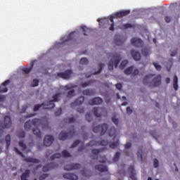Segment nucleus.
I'll return each mask as SVG.
<instances>
[{"mask_svg":"<svg viewBox=\"0 0 180 180\" xmlns=\"http://www.w3.org/2000/svg\"><path fill=\"white\" fill-rule=\"evenodd\" d=\"M29 176H30V170L27 169V170H25V172L24 173L22 174V175L20 176V179L21 180H29V179H27V178H29Z\"/></svg>","mask_w":180,"mask_h":180,"instance_id":"29","label":"nucleus"},{"mask_svg":"<svg viewBox=\"0 0 180 180\" xmlns=\"http://www.w3.org/2000/svg\"><path fill=\"white\" fill-rule=\"evenodd\" d=\"M40 123H41V120L40 119H34L33 120H28L25 123L24 127L27 130H30L32 129V126H34V127H39L40 126Z\"/></svg>","mask_w":180,"mask_h":180,"instance_id":"5","label":"nucleus"},{"mask_svg":"<svg viewBox=\"0 0 180 180\" xmlns=\"http://www.w3.org/2000/svg\"><path fill=\"white\" fill-rule=\"evenodd\" d=\"M77 112L79 113H84V112H85V109H84V108H78L77 109Z\"/></svg>","mask_w":180,"mask_h":180,"instance_id":"64","label":"nucleus"},{"mask_svg":"<svg viewBox=\"0 0 180 180\" xmlns=\"http://www.w3.org/2000/svg\"><path fill=\"white\" fill-rule=\"evenodd\" d=\"M151 51H150V48H143L142 49V56L144 57H148Z\"/></svg>","mask_w":180,"mask_h":180,"instance_id":"32","label":"nucleus"},{"mask_svg":"<svg viewBox=\"0 0 180 180\" xmlns=\"http://www.w3.org/2000/svg\"><path fill=\"white\" fill-rule=\"evenodd\" d=\"M19 146L22 148V150H26V148H27V146H26L23 141H20L18 143Z\"/></svg>","mask_w":180,"mask_h":180,"instance_id":"44","label":"nucleus"},{"mask_svg":"<svg viewBox=\"0 0 180 180\" xmlns=\"http://www.w3.org/2000/svg\"><path fill=\"white\" fill-rule=\"evenodd\" d=\"M117 147H119V140H117L115 142L110 143V148L115 149Z\"/></svg>","mask_w":180,"mask_h":180,"instance_id":"34","label":"nucleus"},{"mask_svg":"<svg viewBox=\"0 0 180 180\" xmlns=\"http://www.w3.org/2000/svg\"><path fill=\"white\" fill-rule=\"evenodd\" d=\"M159 165H160V163L158 162V160L154 159V160H153V167H154V168H158Z\"/></svg>","mask_w":180,"mask_h":180,"instance_id":"48","label":"nucleus"},{"mask_svg":"<svg viewBox=\"0 0 180 180\" xmlns=\"http://www.w3.org/2000/svg\"><path fill=\"white\" fill-rule=\"evenodd\" d=\"M108 144H109V142L108 141H105V140H102L101 142H98L96 141H91L90 142H89L86 144L87 147H94V146H108Z\"/></svg>","mask_w":180,"mask_h":180,"instance_id":"14","label":"nucleus"},{"mask_svg":"<svg viewBox=\"0 0 180 180\" xmlns=\"http://www.w3.org/2000/svg\"><path fill=\"white\" fill-rule=\"evenodd\" d=\"M61 96V93H58L53 96V100H51L48 102L47 104L42 103L41 105H37L34 108V112H38L40 109H46V110H51L54 109L56 104L54 102H58L60 101V98Z\"/></svg>","mask_w":180,"mask_h":180,"instance_id":"1","label":"nucleus"},{"mask_svg":"<svg viewBox=\"0 0 180 180\" xmlns=\"http://www.w3.org/2000/svg\"><path fill=\"white\" fill-rule=\"evenodd\" d=\"M131 55L135 61H140L141 60V54L139 52L132 50L131 51Z\"/></svg>","mask_w":180,"mask_h":180,"instance_id":"24","label":"nucleus"},{"mask_svg":"<svg viewBox=\"0 0 180 180\" xmlns=\"http://www.w3.org/2000/svg\"><path fill=\"white\" fill-rule=\"evenodd\" d=\"M122 86H123L120 83H117L115 84V88H117V89H118V91H121Z\"/></svg>","mask_w":180,"mask_h":180,"instance_id":"57","label":"nucleus"},{"mask_svg":"<svg viewBox=\"0 0 180 180\" xmlns=\"http://www.w3.org/2000/svg\"><path fill=\"white\" fill-rule=\"evenodd\" d=\"M33 68V65H32L30 68H24L22 69V71L25 72V74H30V71H32V69Z\"/></svg>","mask_w":180,"mask_h":180,"instance_id":"37","label":"nucleus"},{"mask_svg":"<svg viewBox=\"0 0 180 180\" xmlns=\"http://www.w3.org/2000/svg\"><path fill=\"white\" fill-rule=\"evenodd\" d=\"M82 165L79 163L70 164L64 167L65 171H74V169H81Z\"/></svg>","mask_w":180,"mask_h":180,"instance_id":"13","label":"nucleus"},{"mask_svg":"<svg viewBox=\"0 0 180 180\" xmlns=\"http://www.w3.org/2000/svg\"><path fill=\"white\" fill-rule=\"evenodd\" d=\"M61 113H63V110H62L61 108H58V109L55 112L56 116H60V115H61Z\"/></svg>","mask_w":180,"mask_h":180,"instance_id":"55","label":"nucleus"},{"mask_svg":"<svg viewBox=\"0 0 180 180\" xmlns=\"http://www.w3.org/2000/svg\"><path fill=\"white\" fill-rule=\"evenodd\" d=\"M48 176H49V174H41V175L39 177V180H45Z\"/></svg>","mask_w":180,"mask_h":180,"instance_id":"51","label":"nucleus"},{"mask_svg":"<svg viewBox=\"0 0 180 180\" xmlns=\"http://www.w3.org/2000/svg\"><path fill=\"white\" fill-rule=\"evenodd\" d=\"M91 84H92V82L89 81V82L82 84V88H86V86H89V85H91Z\"/></svg>","mask_w":180,"mask_h":180,"instance_id":"49","label":"nucleus"},{"mask_svg":"<svg viewBox=\"0 0 180 180\" xmlns=\"http://www.w3.org/2000/svg\"><path fill=\"white\" fill-rule=\"evenodd\" d=\"M82 94L86 96H94L96 94V91L94 89H86L82 91Z\"/></svg>","mask_w":180,"mask_h":180,"instance_id":"26","label":"nucleus"},{"mask_svg":"<svg viewBox=\"0 0 180 180\" xmlns=\"http://www.w3.org/2000/svg\"><path fill=\"white\" fill-rule=\"evenodd\" d=\"M100 158H101V160H99V162L101 164H105V162H106V156H100Z\"/></svg>","mask_w":180,"mask_h":180,"instance_id":"53","label":"nucleus"},{"mask_svg":"<svg viewBox=\"0 0 180 180\" xmlns=\"http://www.w3.org/2000/svg\"><path fill=\"white\" fill-rule=\"evenodd\" d=\"M10 82L11 80L8 79L2 83L1 86H0V94L8 92V87H6V85H8V84Z\"/></svg>","mask_w":180,"mask_h":180,"instance_id":"22","label":"nucleus"},{"mask_svg":"<svg viewBox=\"0 0 180 180\" xmlns=\"http://www.w3.org/2000/svg\"><path fill=\"white\" fill-rule=\"evenodd\" d=\"M82 30L84 32V36H88V34L86 33H89V32H91V30H89L88 27H86V26H82L81 27Z\"/></svg>","mask_w":180,"mask_h":180,"instance_id":"35","label":"nucleus"},{"mask_svg":"<svg viewBox=\"0 0 180 180\" xmlns=\"http://www.w3.org/2000/svg\"><path fill=\"white\" fill-rule=\"evenodd\" d=\"M74 39V32H71L66 37L63 38V41L64 43H67V41H70V40H72Z\"/></svg>","mask_w":180,"mask_h":180,"instance_id":"30","label":"nucleus"},{"mask_svg":"<svg viewBox=\"0 0 180 180\" xmlns=\"http://www.w3.org/2000/svg\"><path fill=\"white\" fill-rule=\"evenodd\" d=\"M127 113L128 115H131V113H133V110L131 108H130V107L127 108Z\"/></svg>","mask_w":180,"mask_h":180,"instance_id":"60","label":"nucleus"},{"mask_svg":"<svg viewBox=\"0 0 180 180\" xmlns=\"http://www.w3.org/2000/svg\"><path fill=\"white\" fill-rule=\"evenodd\" d=\"M140 72L137 69H134V66H130L125 69L124 74L126 75H133L134 77H136V75H139Z\"/></svg>","mask_w":180,"mask_h":180,"instance_id":"10","label":"nucleus"},{"mask_svg":"<svg viewBox=\"0 0 180 180\" xmlns=\"http://www.w3.org/2000/svg\"><path fill=\"white\" fill-rule=\"evenodd\" d=\"M86 119L89 122H91V120H92V115H91V112H87L86 114Z\"/></svg>","mask_w":180,"mask_h":180,"instance_id":"50","label":"nucleus"},{"mask_svg":"<svg viewBox=\"0 0 180 180\" xmlns=\"http://www.w3.org/2000/svg\"><path fill=\"white\" fill-rule=\"evenodd\" d=\"M95 169L99 171V172H108V166L103 165H96Z\"/></svg>","mask_w":180,"mask_h":180,"instance_id":"25","label":"nucleus"},{"mask_svg":"<svg viewBox=\"0 0 180 180\" xmlns=\"http://www.w3.org/2000/svg\"><path fill=\"white\" fill-rule=\"evenodd\" d=\"M105 66L104 64H100L99 65V70L97 72H95L93 75H95L96 74H101L102 72V70H103V67Z\"/></svg>","mask_w":180,"mask_h":180,"instance_id":"42","label":"nucleus"},{"mask_svg":"<svg viewBox=\"0 0 180 180\" xmlns=\"http://www.w3.org/2000/svg\"><path fill=\"white\" fill-rule=\"evenodd\" d=\"M173 82L174 84H178V77L176 75L174 76Z\"/></svg>","mask_w":180,"mask_h":180,"instance_id":"63","label":"nucleus"},{"mask_svg":"<svg viewBox=\"0 0 180 180\" xmlns=\"http://www.w3.org/2000/svg\"><path fill=\"white\" fill-rule=\"evenodd\" d=\"M129 10H123L115 13L113 16L110 18V20L112 22L110 30H111L112 32L115 30V22L113 21V19H115V18H123V16H127V15H129Z\"/></svg>","mask_w":180,"mask_h":180,"instance_id":"3","label":"nucleus"},{"mask_svg":"<svg viewBox=\"0 0 180 180\" xmlns=\"http://www.w3.org/2000/svg\"><path fill=\"white\" fill-rule=\"evenodd\" d=\"M112 121L114 123V124H115L116 126H117V124H119V120L117 118L112 117Z\"/></svg>","mask_w":180,"mask_h":180,"instance_id":"52","label":"nucleus"},{"mask_svg":"<svg viewBox=\"0 0 180 180\" xmlns=\"http://www.w3.org/2000/svg\"><path fill=\"white\" fill-rule=\"evenodd\" d=\"M58 77L60 78H63V79H70L72 75V70H68L64 72H58L57 74Z\"/></svg>","mask_w":180,"mask_h":180,"instance_id":"12","label":"nucleus"},{"mask_svg":"<svg viewBox=\"0 0 180 180\" xmlns=\"http://www.w3.org/2000/svg\"><path fill=\"white\" fill-rule=\"evenodd\" d=\"M154 77V75H148L143 79V84L144 85H148L150 88H155L157 86H160L161 85V76L157 75L151 82H150V79Z\"/></svg>","mask_w":180,"mask_h":180,"instance_id":"2","label":"nucleus"},{"mask_svg":"<svg viewBox=\"0 0 180 180\" xmlns=\"http://www.w3.org/2000/svg\"><path fill=\"white\" fill-rule=\"evenodd\" d=\"M84 150H85V146L83 145L79 148L78 151L81 153L82 151H84Z\"/></svg>","mask_w":180,"mask_h":180,"instance_id":"62","label":"nucleus"},{"mask_svg":"<svg viewBox=\"0 0 180 180\" xmlns=\"http://www.w3.org/2000/svg\"><path fill=\"white\" fill-rule=\"evenodd\" d=\"M39 85V80L34 79L33 80L32 86H37Z\"/></svg>","mask_w":180,"mask_h":180,"instance_id":"58","label":"nucleus"},{"mask_svg":"<svg viewBox=\"0 0 180 180\" xmlns=\"http://www.w3.org/2000/svg\"><path fill=\"white\" fill-rule=\"evenodd\" d=\"M119 158H120V153L117 152L113 158L114 162H117L119 161Z\"/></svg>","mask_w":180,"mask_h":180,"instance_id":"41","label":"nucleus"},{"mask_svg":"<svg viewBox=\"0 0 180 180\" xmlns=\"http://www.w3.org/2000/svg\"><path fill=\"white\" fill-rule=\"evenodd\" d=\"M102 151H103V149H92L91 154L93 160H98V158H99L98 155H99V153H102Z\"/></svg>","mask_w":180,"mask_h":180,"instance_id":"23","label":"nucleus"},{"mask_svg":"<svg viewBox=\"0 0 180 180\" xmlns=\"http://www.w3.org/2000/svg\"><path fill=\"white\" fill-rule=\"evenodd\" d=\"M128 171L129 173V178H131L132 180H137V177H136V170L134 169V166H129Z\"/></svg>","mask_w":180,"mask_h":180,"instance_id":"20","label":"nucleus"},{"mask_svg":"<svg viewBox=\"0 0 180 180\" xmlns=\"http://www.w3.org/2000/svg\"><path fill=\"white\" fill-rule=\"evenodd\" d=\"M138 157H139V158H141V160L143 161V150H139L138 151Z\"/></svg>","mask_w":180,"mask_h":180,"instance_id":"56","label":"nucleus"},{"mask_svg":"<svg viewBox=\"0 0 180 180\" xmlns=\"http://www.w3.org/2000/svg\"><path fill=\"white\" fill-rule=\"evenodd\" d=\"M153 65H154L155 68L158 71H160V70H161V66H160V65H158V63H153Z\"/></svg>","mask_w":180,"mask_h":180,"instance_id":"54","label":"nucleus"},{"mask_svg":"<svg viewBox=\"0 0 180 180\" xmlns=\"http://www.w3.org/2000/svg\"><path fill=\"white\" fill-rule=\"evenodd\" d=\"M62 155L65 158H68V157H71V155L70 154V153H68V151L65 150L62 152Z\"/></svg>","mask_w":180,"mask_h":180,"instance_id":"43","label":"nucleus"},{"mask_svg":"<svg viewBox=\"0 0 180 180\" xmlns=\"http://www.w3.org/2000/svg\"><path fill=\"white\" fill-rule=\"evenodd\" d=\"M63 178H65V179L78 180V176L77 174H72V173L63 174Z\"/></svg>","mask_w":180,"mask_h":180,"instance_id":"21","label":"nucleus"},{"mask_svg":"<svg viewBox=\"0 0 180 180\" xmlns=\"http://www.w3.org/2000/svg\"><path fill=\"white\" fill-rule=\"evenodd\" d=\"M108 136L110 137H114V139H116L117 136V131L115 127H112L108 131Z\"/></svg>","mask_w":180,"mask_h":180,"instance_id":"27","label":"nucleus"},{"mask_svg":"<svg viewBox=\"0 0 180 180\" xmlns=\"http://www.w3.org/2000/svg\"><path fill=\"white\" fill-rule=\"evenodd\" d=\"M128 63H129V60H124L121 63V64H120V70H123V68H124V67H126Z\"/></svg>","mask_w":180,"mask_h":180,"instance_id":"36","label":"nucleus"},{"mask_svg":"<svg viewBox=\"0 0 180 180\" xmlns=\"http://www.w3.org/2000/svg\"><path fill=\"white\" fill-rule=\"evenodd\" d=\"M85 101V97L80 96L77 99H76L73 103H71L70 107L75 108V106H81L84 101Z\"/></svg>","mask_w":180,"mask_h":180,"instance_id":"17","label":"nucleus"},{"mask_svg":"<svg viewBox=\"0 0 180 180\" xmlns=\"http://www.w3.org/2000/svg\"><path fill=\"white\" fill-rule=\"evenodd\" d=\"M18 136L20 139H25V137H26V134L25 133V131L21 130L18 132Z\"/></svg>","mask_w":180,"mask_h":180,"instance_id":"38","label":"nucleus"},{"mask_svg":"<svg viewBox=\"0 0 180 180\" xmlns=\"http://www.w3.org/2000/svg\"><path fill=\"white\" fill-rule=\"evenodd\" d=\"M56 158H61L60 153H56L51 157V160H56Z\"/></svg>","mask_w":180,"mask_h":180,"instance_id":"45","label":"nucleus"},{"mask_svg":"<svg viewBox=\"0 0 180 180\" xmlns=\"http://www.w3.org/2000/svg\"><path fill=\"white\" fill-rule=\"evenodd\" d=\"M88 63H89V60H88V58H82L80 59L79 63L82 64V65H86Z\"/></svg>","mask_w":180,"mask_h":180,"instance_id":"39","label":"nucleus"},{"mask_svg":"<svg viewBox=\"0 0 180 180\" xmlns=\"http://www.w3.org/2000/svg\"><path fill=\"white\" fill-rule=\"evenodd\" d=\"M24 161L25 162H32L33 164H39L40 160L34 158H25Z\"/></svg>","mask_w":180,"mask_h":180,"instance_id":"28","label":"nucleus"},{"mask_svg":"<svg viewBox=\"0 0 180 180\" xmlns=\"http://www.w3.org/2000/svg\"><path fill=\"white\" fill-rule=\"evenodd\" d=\"M33 134L38 137V139H41V132L40 129L37 127L33 129Z\"/></svg>","mask_w":180,"mask_h":180,"instance_id":"31","label":"nucleus"},{"mask_svg":"<svg viewBox=\"0 0 180 180\" xmlns=\"http://www.w3.org/2000/svg\"><path fill=\"white\" fill-rule=\"evenodd\" d=\"M12 126V121L11 120V117L5 116L4 124L0 123V127L1 129H9Z\"/></svg>","mask_w":180,"mask_h":180,"instance_id":"11","label":"nucleus"},{"mask_svg":"<svg viewBox=\"0 0 180 180\" xmlns=\"http://www.w3.org/2000/svg\"><path fill=\"white\" fill-rule=\"evenodd\" d=\"M58 167V165L51 162L49 164H47L46 165L44 166L42 168V171L44 172H47L48 171H50L51 169H54V168H57Z\"/></svg>","mask_w":180,"mask_h":180,"instance_id":"19","label":"nucleus"},{"mask_svg":"<svg viewBox=\"0 0 180 180\" xmlns=\"http://www.w3.org/2000/svg\"><path fill=\"white\" fill-rule=\"evenodd\" d=\"M92 112L96 117H102L103 115L104 116H108V111L103 108H94Z\"/></svg>","mask_w":180,"mask_h":180,"instance_id":"7","label":"nucleus"},{"mask_svg":"<svg viewBox=\"0 0 180 180\" xmlns=\"http://www.w3.org/2000/svg\"><path fill=\"white\" fill-rule=\"evenodd\" d=\"M131 148V143H127L125 144V148L126 150H129Z\"/></svg>","mask_w":180,"mask_h":180,"instance_id":"59","label":"nucleus"},{"mask_svg":"<svg viewBox=\"0 0 180 180\" xmlns=\"http://www.w3.org/2000/svg\"><path fill=\"white\" fill-rule=\"evenodd\" d=\"M75 86H72V84H67L63 86L64 91H69L67 94V98H72V96H75V90H74Z\"/></svg>","mask_w":180,"mask_h":180,"instance_id":"9","label":"nucleus"},{"mask_svg":"<svg viewBox=\"0 0 180 180\" xmlns=\"http://www.w3.org/2000/svg\"><path fill=\"white\" fill-rule=\"evenodd\" d=\"M122 58L120 57V54L115 53L112 56V60L108 63V70L109 71H112L113 70V65H115V68H117V65H119V63Z\"/></svg>","mask_w":180,"mask_h":180,"instance_id":"4","label":"nucleus"},{"mask_svg":"<svg viewBox=\"0 0 180 180\" xmlns=\"http://www.w3.org/2000/svg\"><path fill=\"white\" fill-rule=\"evenodd\" d=\"M14 150L17 154L22 157V158H25V155H23V153L20 152L18 148H14Z\"/></svg>","mask_w":180,"mask_h":180,"instance_id":"47","label":"nucleus"},{"mask_svg":"<svg viewBox=\"0 0 180 180\" xmlns=\"http://www.w3.org/2000/svg\"><path fill=\"white\" fill-rule=\"evenodd\" d=\"M133 27H134V25L130 23L124 24L122 25V29H132Z\"/></svg>","mask_w":180,"mask_h":180,"instance_id":"40","label":"nucleus"},{"mask_svg":"<svg viewBox=\"0 0 180 180\" xmlns=\"http://www.w3.org/2000/svg\"><path fill=\"white\" fill-rule=\"evenodd\" d=\"M165 22L167 23H169V22H171V17H169L168 15H166V17H165Z\"/></svg>","mask_w":180,"mask_h":180,"instance_id":"61","label":"nucleus"},{"mask_svg":"<svg viewBox=\"0 0 180 180\" xmlns=\"http://www.w3.org/2000/svg\"><path fill=\"white\" fill-rule=\"evenodd\" d=\"M68 136L70 138L75 136V128H72V129L69 131V134L64 131L60 132L59 136V140L64 141V140H67V139H68Z\"/></svg>","mask_w":180,"mask_h":180,"instance_id":"8","label":"nucleus"},{"mask_svg":"<svg viewBox=\"0 0 180 180\" xmlns=\"http://www.w3.org/2000/svg\"><path fill=\"white\" fill-rule=\"evenodd\" d=\"M79 143H81L79 140L75 141L71 146V148H75V147H77L79 144Z\"/></svg>","mask_w":180,"mask_h":180,"instance_id":"46","label":"nucleus"},{"mask_svg":"<svg viewBox=\"0 0 180 180\" xmlns=\"http://www.w3.org/2000/svg\"><path fill=\"white\" fill-rule=\"evenodd\" d=\"M11 135H7L5 138L7 150H9V147H11Z\"/></svg>","mask_w":180,"mask_h":180,"instance_id":"33","label":"nucleus"},{"mask_svg":"<svg viewBox=\"0 0 180 180\" xmlns=\"http://www.w3.org/2000/svg\"><path fill=\"white\" fill-rule=\"evenodd\" d=\"M103 100L101 97H96L89 101V105L94 106V105H102Z\"/></svg>","mask_w":180,"mask_h":180,"instance_id":"18","label":"nucleus"},{"mask_svg":"<svg viewBox=\"0 0 180 180\" xmlns=\"http://www.w3.org/2000/svg\"><path fill=\"white\" fill-rule=\"evenodd\" d=\"M53 141H54V136L51 135H46L44 139V145L46 147H50V146L53 144Z\"/></svg>","mask_w":180,"mask_h":180,"instance_id":"15","label":"nucleus"},{"mask_svg":"<svg viewBox=\"0 0 180 180\" xmlns=\"http://www.w3.org/2000/svg\"><path fill=\"white\" fill-rule=\"evenodd\" d=\"M93 131L94 133H101V136H103V134H105L108 131V124L104 123L93 127Z\"/></svg>","mask_w":180,"mask_h":180,"instance_id":"6","label":"nucleus"},{"mask_svg":"<svg viewBox=\"0 0 180 180\" xmlns=\"http://www.w3.org/2000/svg\"><path fill=\"white\" fill-rule=\"evenodd\" d=\"M131 44L134 47H143V40L139 38L134 37L131 39Z\"/></svg>","mask_w":180,"mask_h":180,"instance_id":"16","label":"nucleus"}]
</instances>
